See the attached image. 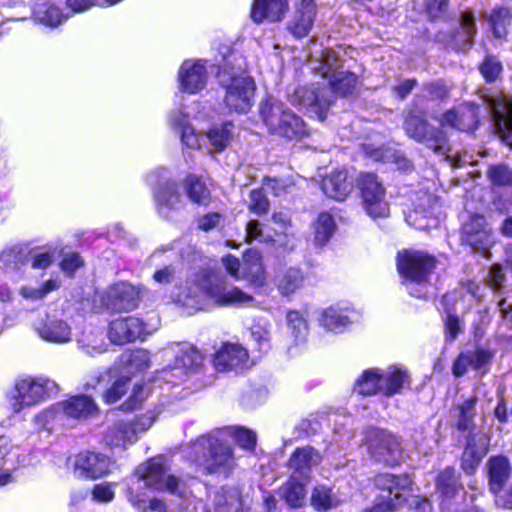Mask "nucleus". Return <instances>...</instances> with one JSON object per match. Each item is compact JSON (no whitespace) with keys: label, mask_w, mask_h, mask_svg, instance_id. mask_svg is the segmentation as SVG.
Wrapping results in <instances>:
<instances>
[{"label":"nucleus","mask_w":512,"mask_h":512,"mask_svg":"<svg viewBox=\"0 0 512 512\" xmlns=\"http://www.w3.org/2000/svg\"><path fill=\"white\" fill-rule=\"evenodd\" d=\"M231 435L246 450L256 446V433L243 427L216 429L190 441L182 450L183 457L205 475L228 477L237 466L234 449L225 439Z\"/></svg>","instance_id":"f257e3e1"},{"label":"nucleus","mask_w":512,"mask_h":512,"mask_svg":"<svg viewBox=\"0 0 512 512\" xmlns=\"http://www.w3.org/2000/svg\"><path fill=\"white\" fill-rule=\"evenodd\" d=\"M340 67L341 61L334 51L324 52L318 69L328 79L329 86L298 87L291 96V103L311 109L323 121L326 111L333 102L334 94H351L358 84V77L355 73L339 70Z\"/></svg>","instance_id":"f03ea898"},{"label":"nucleus","mask_w":512,"mask_h":512,"mask_svg":"<svg viewBox=\"0 0 512 512\" xmlns=\"http://www.w3.org/2000/svg\"><path fill=\"white\" fill-rule=\"evenodd\" d=\"M206 299L219 306L248 305L254 302L251 295L237 287H230L209 269H202L193 282L187 281L177 295V302L189 310L198 311L205 307Z\"/></svg>","instance_id":"7ed1b4c3"},{"label":"nucleus","mask_w":512,"mask_h":512,"mask_svg":"<svg viewBox=\"0 0 512 512\" xmlns=\"http://www.w3.org/2000/svg\"><path fill=\"white\" fill-rule=\"evenodd\" d=\"M436 259L422 251L406 250L398 253L397 269L411 296L426 295V283L436 268Z\"/></svg>","instance_id":"20e7f679"},{"label":"nucleus","mask_w":512,"mask_h":512,"mask_svg":"<svg viewBox=\"0 0 512 512\" xmlns=\"http://www.w3.org/2000/svg\"><path fill=\"white\" fill-rule=\"evenodd\" d=\"M260 114L272 134L288 140H299L307 135L302 118L274 98H268L261 104Z\"/></svg>","instance_id":"39448f33"},{"label":"nucleus","mask_w":512,"mask_h":512,"mask_svg":"<svg viewBox=\"0 0 512 512\" xmlns=\"http://www.w3.org/2000/svg\"><path fill=\"white\" fill-rule=\"evenodd\" d=\"M217 78L220 86L225 90L224 103L226 107L237 113H248L254 104L256 89L254 80L226 67L219 70Z\"/></svg>","instance_id":"423d86ee"},{"label":"nucleus","mask_w":512,"mask_h":512,"mask_svg":"<svg viewBox=\"0 0 512 512\" xmlns=\"http://www.w3.org/2000/svg\"><path fill=\"white\" fill-rule=\"evenodd\" d=\"M57 392L58 386L53 380L45 377H26L16 382L9 398L10 406L15 413H19L49 399Z\"/></svg>","instance_id":"0eeeda50"},{"label":"nucleus","mask_w":512,"mask_h":512,"mask_svg":"<svg viewBox=\"0 0 512 512\" xmlns=\"http://www.w3.org/2000/svg\"><path fill=\"white\" fill-rule=\"evenodd\" d=\"M169 466L167 458L159 455L150 458L140 464L136 469V476L139 481L150 489L157 491H169L181 498L185 496L184 484L173 475L168 473Z\"/></svg>","instance_id":"6e6552de"},{"label":"nucleus","mask_w":512,"mask_h":512,"mask_svg":"<svg viewBox=\"0 0 512 512\" xmlns=\"http://www.w3.org/2000/svg\"><path fill=\"white\" fill-rule=\"evenodd\" d=\"M98 412L95 401L87 395L72 396L35 415L34 420L42 427H47L57 420L75 419L85 420Z\"/></svg>","instance_id":"1a4fd4ad"},{"label":"nucleus","mask_w":512,"mask_h":512,"mask_svg":"<svg viewBox=\"0 0 512 512\" xmlns=\"http://www.w3.org/2000/svg\"><path fill=\"white\" fill-rule=\"evenodd\" d=\"M411 485L412 480L406 474H381L376 478V486L387 493V495L382 496L385 499L387 510H393L403 502H409L410 506L425 511L430 507L429 502L418 496H410Z\"/></svg>","instance_id":"9d476101"},{"label":"nucleus","mask_w":512,"mask_h":512,"mask_svg":"<svg viewBox=\"0 0 512 512\" xmlns=\"http://www.w3.org/2000/svg\"><path fill=\"white\" fill-rule=\"evenodd\" d=\"M366 443L368 452L375 461L385 465H396L402 457L399 439L391 432L372 428L367 432Z\"/></svg>","instance_id":"9b49d317"},{"label":"nucleus","mask_w":512,"mask_h":512,"mask_svg":"<svg viewBox=\"0 0 512 512\" xmlns=\"http://www.w3.org/2000/svg\"><path fill=\"white\" fill-rule=\"evenodd\" d=\"M404 129L409 137L424 143L436 154L449 156L451 150L444 132L429 126L422 117L409 113L404 122Z\"/></svg>","instance_id":"f8f14e48"},{"label":"nucleus","mask_w":512,"mask_h":512,"mask_svg":"<svg viewBox=\"0 0 512 512\" xmlns=\"http://www.w3.org/2000/svg\"><path fill=\"white\" fill-rule=\"evenodd\" d=\"M507 458L494 457L488 462L489 487L499 507L512 509V475Z\"/></svg>","instance_id":"ddd939ff"},{"label":"nucleus","mask_w":512,"mask_h":512,"mask_svg":"<svg viewBox=\"0 0 512 512\" xmlns=\"http://www.w3.org/2000/svg\"><path fill=\"white\" fill-rule=\"evenodd\" d=\"M203 364L201 353L194 347L184 344L175 358L173 366L157 372V379L173 385L179 384L186 377L199 373Z\"/></svg>","instance_id":"4468645a"},{"label":"nucleus","mask_w":512,"mask_h":512,"mask_svg":"<svg viewBox=\"0 0 512 512\" xmlns=\"http://www.w3.org/2000/svg\"><path fill=\"white\" fill-rule=\"evenodd\" d=\"M357 185L368 215L373 218L387 216L389 207L385 199L386 191L378 177L373 173H363L360 175Z\"/></svg>","instance_id":"2eb2a0df"},{"label":"nucleus","mask_w":512,"mask_h":512,"mask_svg":"<svg viewBox=\"0 0 512 512\" xmlns=\"http://www.w3.org/2000/svg\"><path fill=\"white\" fill-rule=\"evenodd\" d=\"M148 182L155 185L154 198L158 212L162 217L168 218L170 211L176 208L181 199L177 184L168 177V171L164 168L151 173Z\"/></svg>","instance_id":"dca6fc26"},{"label":"nucleus","mask_w":512,"mask_h":512,"mask_svg":"<svg viewBox=\"0 0 512 512\" xmlns=\"http://www.w3.org/2000/svg\"><path fill=\"white\" fill-rule=\"evenodd\" d=\"M462 241L482 255L489 253L494 238L484 216L474 214L470 217L463 225Z\"/></svg>","instance_id":"f3484780"},{"label":"nucleus","mask_w":512,"mask_h":512,"mask_svg":"<svg viewBox=\"0 0 512 512\" xmlns=\"http://www.w3.org/2000/svg\"><path fill=\"white\" fill-rule=\"evenodd\" d=\"M436 489L441 498V509L444 512H476L474 507L465 508L459 511L455 508L451 511L452 500L462 497L464 494L463 485L459 480V474L452 467H446L436 479Z\"/></svg>","instance_id":"a211bd4d"},{"label":"nucleus","mask_w":512,"mask_h":512,"mask_svg":"<svg viewBox=\"0 0 512 512\" xmlns=\"http://www.w3.org/2000/svg\"><path fill=\"white\" fill-rule=\"evenodd\" d=\"M503 141L512 148V98L490 97L485 108Z\"/></svg>","instance_id":"6ab92c4d"},{"label":"nucleus","mask_w":512,"mask_h":512,"mask_svg":"<svg viewBox=\"0 0 512 512\" xmlns=\"http://www.w3.org/2000/svg\"><path fill=\"white\" fill-rule=\"evenodd\" d=\"M147 325L137 317H121L109 324L108 337L114 344L122 345L133 342L149 334Z\"/></svg>","instance_id":"aec40b11"},{"label":"nucleus","mask_w":512,"mask_h":512,"mask_svg":"<svg viewBox=\"0 0 512 512\" xmlns=\"http://www.w3.org/2000/svg\"><path fill=\"white\" fill-rule=\"evenodd\" d=\"M494 353L489 349L475 348L461 352L453 364V374L461 377L468 369H472L479 375H485L490 370Z\"/></svg>","instance_id":"412c9836"},{"label":"nucleus","mask_w":512,"mask_h":512,"mask_svg":"<svg viewBox=\"0 0 512 512\" xmlns=\"http://www.w3.org/2000/svg\"><path fill=\"white\" fill-rule=\"evenodd\" d=\"M112 465L113 462L108 456L85 451L76 456L75 472L85 478L97 479L107 475Z\"/></svg>","instance_id":"4be33fe9"},{"label":"nucleus","mask_w":512,"mask_h":512,"mask_svg":"<svg viewBox=\"0 0 512 512\" xmlns=\"http://www.w3.org/2000/svg\"><path fill=\"white\" fill-rule=\"evenodd\" d=\"M248 363V352L239 344H225L213 357V365L219 372H237L247 368Z\"/></svg>","instance_id":"5701e85b"},{"label":"nucleus","mask_w":512,"mask_h":512,"mask_svg":"<svg viewBox=\"0 0 512 512\" xmlns=\"http://www.w3.org/2000/svg\"><path fill=\"white\" fill-rule=\"evenodd\" d=\"M178 80L180 90L189 94H195L201 91L207 82V70L201 60H186L182 63Z\"/></svg>","instance_id":"b1692460"},{"label":"nucleus","mask_w":512,"mask_h":512,"mask_svg":"<svg viewBox=\"0 0 512 512\" xmlns=\"http://www.w3.org/2000/svg\"><path fill=\"white\" fill-rule=\"evenodd\" d=\"M321 459L320 453L311 446L297 448L288 461L290 476L309 480L312 470L320 464Z\"/></svg>","instance_id":"393cba45"},{"label":"nucleus","mask_w":512,"mask_h":512,"mask_svg":"<svg viewBox=\"0 0 512 512\" xmlns=\"http://www.w3.org/2000/svg\"><path fill=\"white\" fill-rule=\"evenodd\" d=\"M139 291L129 283L111 286L107 292V307L116 312L131 311L138 306Z\"/></svg>","instance_id":"a878e982"},{"label":"nucleus","mask_w":512,"mask_h":512,"mask_svg":"<svg viewBox=\"0 0 512 512\" xmlns=\"http://www.w3.org/2000/svg\"><path fill=\"white\" fill-rule=\"evenodd\" d=\"M479 106L466 103L458 108L447 111L442 118V126H449L459 131L472 132L478 123Z\"/></svg>","instance_id":"bb28decb"},{"label":"nucleus","mask_w":512,"mask_h":512,"mask_svg":"<svg viewBox=\"0 0 512 512\" xmlns=\"http://www.w3.org/2000/svg\"><path fill=\"white\" fill-rule=\"evenodd\" d=\"M439 208L438 199L432 194L424 193L407 216V222L417 229H426L436 222V214Z\"/></svg>","instance_id":"cd10ccee"},{"label":"nucleus","mask_w":512,"mask_h":512,"mask_svg":"<svg viewBox=\"0 0 512 512\" xmlns=\"http://www.w3.org/2000/svg\"><path fill=\"white\" fill-rule=\"evenodd\" d=\"M477 28L471 11L461 13L459 25L447 38L446 44L457 51H467L472 47Z\"/></svg>","instance_id":"c85d7f7f"},{"label":"nucleus","mask_w":512,"mask_h":512,"mask_svg":"<svg viewBox=\"0 0 512 512\" xmlns=\"http://www.w3.org/2000/svg\"><path fill=\"white\" fill-rule=\"evenodd\" d=\"M356 317L357 313L348 306L335 305L322 311L319 323L327 331L342 333Z\"/></svg>","instance_id":"c756f323"},{"label":"nucleus","mask_w":512,"mask_h":512,"mask_svg":"<svg viewBox=\"0 0 512 512\" xmlns=\"http://www.w3.org/2000/svg\"><path fill=\"white\" fill-rule=\"evenodd\" d=\"M381 395L392 397L402 393L411 383L410 375L402 366L392 365L385 369L380 368Z\"/></svg>","instance_id":"7c9ffc66"},{"label":"nucleus","mask_w":512,"mask_h":512,"mask_svg":"<svg viewBox=\"0 0 512 512\" xmlns=\"http://www.w3.org/2000/svg\"><path fill=\"white\" fill-rule=\"evenodd\" d=\"M315 14L314 0H302L288 23V31L297 39L307 36L314 24Z\"/></svg>","instance_id":"2f4dec72"},{"label":"nucleus","mask_w":512,"mask_h":512,"mask_svg":"<svg viewBox=\"0 0 512 512\" xmlns=\"http://www.w3.org/2000/svg\"><path fill=\"white\" fill-rule=\"evenodd\" d=\"M35 330L45 341L67 343L72 339V328L67 321L55 317H47L46 321L35 324Z\"/></svg>","instance_id":"473e14b6"},{"label":"nucleus","mask_w":512,"mask_h":512,"mask_svg":"<svg viewBox=\"0 0 512 512\" xmlns=\"http://www.w3.org/2000/svg\"><path fill=\"white\" fill-rule=\"evenodd\" d=\"M150 353L145 349L125 351L116 363V369L124 377L145 371L150 367Z\"/></svg>","instance_id":"72a5a7b5"},{"label":"nucleus","mask_w":512,"mask_h":512,"mask_svg":"<svg viewBox=\"0 0 512 512\" xmlns=\"http://www.w3.org/2000/svg\"><path fill=\"white\" fill-rule=\"evenodd\" d=\"M171 128L180 137L184 147L198 149L201 147V140L195 128L190 124L188 114L182 110L174 111L169 116Z\"/></svg>","instance_id":"f704fd0d"},{"label":"nucleus","mask_w":512,"mask_h":512,"mask_svg":"<svg viewBox=\"0 0 512 512\" xmlns=\"http://www.w3.org/2000/svg\"><path fill=\"white\" fill-rule=\"evenodd\" d=\"M322 190L329 198L343 201L352 192L353 182L345 170L334 171L323 179Z\"/></svg>","instance_id":"c9c22d12"},{"label":"nucleus","mask_w":512,"mask_h":512,"mask_svg":"<svg viewBox=\"0 0 512 512\" xmlns=\"http://www.w3.org/2000/svg\"><path fill=\"white\" fill-rule=\"evenodd\" d=\"M287 7L286 0H255L251 10V18L256 23L263 20L276 22L281 20Z\"/></svg>","instance_id":"e433bc0d"},{"label":"nucleus","mask_w":512,"mask_h":512,"mask_svg":"<svg viewBox=\"0 0 512 512\" xmlns=\"http://www.w3.org/2000/svg\"><path fill=\"white\" fill-rule=\"evenodd\" d=\"M137 441V428L131 427L127 421H117L110 426L104 436V443L114 448H125L127 444Z\"/></svg>","instance_id":"4c0bfd02"},{"label":"nucleus","mask_w":512,"mask_h":512,"mask_svg":"<svg viewBox=\"0 0 512 512\" xmlns=\"http://www.w3.org/2000/svg\"><path fill=\"white\" fill-rule=\"evenodd\" d=\"M215 512H246L241 491L235 486H222L214 496Z\"/></svg>","instance_id":"58836bf2"},{"label":"nucleus","mask_w":512,"mask_h":512,"mask_svg":"<svg viewBox=\"0 0 512 512\" xmlns=\"http://www.w3.org/2000/svg\"><path fill=\"white\" fill-rule=\"evenodd\" d=\"M477 396L472 395L465 399L463 402L454 406L452 415L455 421V426L459 431H467L472 429L476 416Z\"/></svg>","instance_id":"ea45409f"},{"label":"nucleus","mask_w":512,"mask_h":512,"mask_svg":"<svg viewBox=\"0 0 512 512\" xmlns=\"http://www.w3.org/2000/svg\"><path fill=\"white\" fill-rule=\"evenodd\" d=\"M242 279L258 286L264 283V268L258 251L250 249L245 252L242 263Z\"/></svg>","instance_id":"a19ab883"},{"label":"nucleus","mask_w":512,"mask_h":512,"mask_svg":"<svg viewBox=\"0 0 512 512\" xmlns=\"http://www.w3.org/2000/svg\"><path fill=\"white\" fill-rule=\"evenodd\" d=\"M353 391L362 396L381 395L380 368L365 369L356 378Z\"/></svg>","instance_id":"79ce46f5"},{"label":"nucleus","mask_w":512,"mask_h":512,"mask_svg":"<svg viewBox=\"0 0 512 512\" xmlns=\"http://www.w3.org/2000/svg\"><path fill=\"white\" fill-rule=\"evenodd\" d=\"M34 17L37 22L55 28L66 21L69 14H64L62 9L54 3L44 2L35 7Z\"/></svg>","instance_id":"37998d69"},{"label":"nucleus","mask_w":512,"mask_h":512,"mask_svg":"<svg viewBox=\"0 0 512 512\" xmlns=\"http://www.w3.org/2000/svg\"><path fill=\"white\" fill-rule=\"evenodd\" d=\"M307 481L305 479H294L290 476L289 480L280 488L281 497L290 507H301L305 502Z\"/></svg>","instance_id":"c03bdc74"},{"label":"nucleus","mask_w":512,"mask_h":512,"mask_svg":"<svg viewBox=\"0 0 512 512\" xmlns=\"http://www.w3.org/2000/svg\"><path fill=\"white\" fill-rule=\"evenodd\" d=\"M233 124L225 122L212 126L207 132L205 138L209 141L210 150L223 151L230 143L233 135Z\"/></svg>","instance_id":"a18cd8bd"},{"label":"nucleus","mask_w":512,"mask_h":512,"mask_svg":"<svg viewBox=\"0 0 512 512\" xmlns=\"http://www.w3.org/2000/svg\"><path fill=\"white\" fill-rule=\"evenodd\" d=\"M183 185L190 201L199 205L207 204L210 198V191L200 177L189 174L186 176Z\"/></svg>","instance_id":"49530a36"},{"label":"nucleus","mask_w":512,"mask_h":512,"mask_svg":"<svg viewBox=\"0 0 512 512\" xmlns=\"http://www.w3.org/2000/svg\"><path fill=\"white\" fill-rule=\"evenodd\" d=\"M77 344L79 349L88 356L101 354L107 349L103 333L100 331H84L77 340Z\"/></svg>","instance_id":"de8ad7c7"},{"label":"nucleus","mask_w":512,"mask_h":512,"mask_svg":"<svg viewBox=\"0 0 512 512\" xmlns=\"http://www.w3.org/2000/svg\"><path fill=\"white\" fill-rule=\"evenodd\" d=\"M484 17L496 38H504L507 35V26L512 18L509 8L495 7L490 14L485 13Z\"/></svg>","instance_id":"09e8293b"},{"label":"nucleus","mask_w":512,"mask_h":512,"mask_svg":"<svg viewBox=\"0 0 512 512\" xmlns=\"http://www.w3.org/2000/svg\"><path fill=\"white\" fill-rule=\"evenodd\" d=\"M127 497L132 506L141 512H173L163 501L157 498L146 500L143 496L134 493L133 489H129Z\"/></svg>","instance_id":"8fccbe9b"},{"label":"nucleus","mask_w":512,"mask_h":512,"mask_svg":"<svg viewBox=\"0 0 512 512\" xmlns=\"http://www.w3.org/2000/svg\"><path fill=\"white\" fill-rule=\"evenodd\" d=\"M335 221L327 212L319 214L315 224V242L318 245H325L335 232Z\"/></svg>","instance_id":"3c124183"},{"label":"nucleus","mask_w":512,"mask_h":512,"mask_svg":"<svg viewBox=\"0 0 512 512\" xmlns=\"http://www.w3.org/2000/svg\"><path fill=\"white\" fill-rule=\"evenodd\" d=\"M60 287V282L56 279H50L38 287L30 285L22 286L19 294L26 300L38 301L46 297V295Z\"/></svg>","instance_id":"603ef678"},{"label":"nucleus","mask_w":512,"mask_h":512,"mask_svg":"<svg viewBox=\"0 0 512 512\" xmlns=\"http://www.w3.org/2000/svg\"><path fill=\"white\" fill-rule=\"evenodd\" d=\"M288 329L296 342L305 340L308 334V324L304 316L295 310L288 311L286 315Z\"/></svg>","instance_id":"864d4df0"},{"label":"nucleus","mask_w":512,"mask_h":512,"mask_svg":"<svg viewBox=\"0 0 512 512\" xmlns=\"http://www.w3.org/2000/svg\"><path fill=\"white\" fill-rule=\"evenodd\" d=\"M303 275L299 269L290 268L278 279V289L283 295H289L296 291L302 284Z\"/></svg>","instance_id":"5fc2aeb1"},{"label":"nucleus","mask_w":512,"mask_h":512,"mask_svg":"<svg viewBox=\"0 0 512 512\" xmlns=\"http://www.w3.org/2000/svg\"><path fill=\"white\" fill-rule=\"evenodd\" d=\"M275 232L264 227L257 220H250L246 225V240L270 244L274 241Z\"/></svg>","instance_id":"6e6d98bb"},{"label":"nucleus","mask_w":512,"mask_h":512,"mask_svg":"<svg viewBox=\"0 0 512 512\" xmlns=\"http://www.w3.org/2000/svg\"><path fill=\"white\" fill-rule=\"evenodd\" d=\"M486 175L494 186L512 185V170L505 164L489 166Z\"/></svg>","instance_id":"4d7b16f0"},{"label":"nucleus","mask_w":512,"mask_h":512,"mask_svg":"<svg viewBox=\"0 0 512 512\" xmlns=\"http://www.w3.org/2000/svg\"><path fill=\"white\" fill-rule=\"evenodd\" d=\"M467 431L469 434L467 436L466 448H471V450L477 451L479 454L486 455L490 443L489 435L482 429L477 430L475 426Z\"/></svg>","instance_id":"13d9d810"},{"label":"nucleus","mask_w":512,"mask_h":512,"mask_svg":"<svg viewBox=\"0 0 512 512\" xmlns=\"http://www.w3.org/2000/svg\"><path fill=\"white\" fill-rule=\"evenodd\" d=\"M311 502L317 510H327L336 506L331 489L325 486H318L313 490Z\"/></svg>","instance_id":"bf43d9fd"},{"label":"nucleus","mask_w":512,"mask_h":512,"mask_svg":"<svg viewBox=\"0 0 512 512\" xmlns=\"http://www.w3.org/2000/svg\"><path fill=\"white\" fill-rule=\"evenodd\" d=\"M129 378L122 376L117 379L110 388H108L104 395L103 399L107 404L116 403L123 395L126 394L129 388Z\"/></svg>","instance_id":"052dcab7"},{"label":"nucleus","mask_w":512,"mask_h":512,"mask_svg":"<svg viewBox=\"0 0 512 512\" xmlns=\"http://www.w3.org/2000/svg\"><path fill=\"white\" fill-rule=\"evenodd\" d=\"M248 208L259 216L268 212L269 200L262 189H254L250 192Z\"/></svg>","instance_id":"680f3d73"},{"label":"nucleus","mask_w":512,"mask_h":512,"mask_svg":"<svg viewBox=\"0 0 512 512\" xmlns=\"http://www.w3.org/2000/svg\"><path fill=\"white\" fill-rule=\"evenodd\" d=\"M149 392L150 388L146 384H136L128 400L123 404V409L127 411L136 409L145 400Z\"/></svg>","instance_id":"e2e57ef3"},{"label":"nucleus","mask_w":512,"mask_h":512,"mask_svg":"<svg viewBox=\"0 0 512 512\" xmlns=\"http://www.w3.org/2000/svg\"><path fill=\"white\" fill-rule=\"evenodd\" d=\"M251 337L259 345L260 349L267 347L270 341V325L267 321H259L251 327Z\"/></svg>","instance_id":"0e129e2a"},{"label":"nucleus","mask_w":512,"mask_h":512,"mask_svg":"<svg viewBox=\"0 0 512 512\" xmlns=\"http://www.w3.org/2000/svg\"><path fill=\"white\" fill-rule=\"evenodd\" d=\"M484 456V454H479L477 451L465 447L461 458V468L465 473L473 474Z\"/></svg>","instance_id":"69168bd1"},{"label":"nucleus","mask_w":512,"mask_h":512,"mask_svg":"<svg viewBox=\"0 0 512 512\" xmlns=\"http://www.w3.org/2000/svg\"><path fill=\"white\" fill-rule=\"evenodd\" d=\"M463 321L453 313H448L445 320V337L446 341H454L463 331Z\"/></svg>","instance_id":"338daca9"},{"label":"nucleus","mask_w":512,"mask_h":512,"mask_svg":"<svg viewBox=\"0 0 512 512\" xmlns=\"http://www.w3.org/2000/svg\"><path fill=\"white\" fill-rule=\"evenodd\" d=\"M502 69L501 63L495 58L488 56L480 66L481 74L488 82L494 81Z\"/></svg>","instance_id":"774afa93"}]
</instances>
